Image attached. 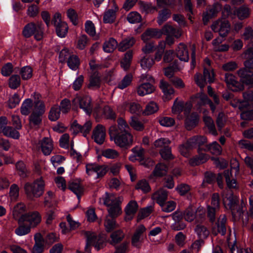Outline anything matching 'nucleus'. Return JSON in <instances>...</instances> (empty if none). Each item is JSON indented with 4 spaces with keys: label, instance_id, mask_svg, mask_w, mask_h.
Returning a JSON list of instances; mask_svg holds the SVG:
<instances>
[{
    "label": "nucleus",
    "instance_id": "nucleus-1",
    "mask_svg": "<svg viewBox=\"0 0 253 253\" xmlns=\"http://www.w3.org/2000/svg\"><path fill=\"white\" fill-rule=\"evenodd\" d=\"M245 58L247 59L244 63L245 68L238 71L237 74L240 81L244 84L253 85V42L249 45L245 52Z\"/></svg>",
    "mask_w": 253,
    "mask_h": 253
},
{
    "label": "nucleus",
    "instance_id": "nucleus-2",
    "mask_svg": "<svg viewBox=\"0 0 253 253\" xmlns=\"http://www.w3.org/2000/svg\"><path fill=\"white\" fill-rule=\"evenodd\" d=\"M118 126H112L109 129V133L111 140L121 148L126 147V124L122 118L118 119Z\"/></svg>",
    "mask_w": 253,
    "mask_h": 253
},
{
    "label": "nucleus",
    "instance_id": "nucleus-3",
    "mask_svg": "<svg viewBox=\"0 0 253 253\" xmlns=\"http://www.w3.org/2000/svg\"><path fill=\"white\" fill-rule=\"evenodd\" d=\"M99 202L107 208V216L116 218L122 213L120 202L113 194L105 193L100 198Z\"/></svg>",
    "mask_w": 253,
    "mask_h": 253
},
{
    "label": "nucleus",
    "instance_id": "nucleus-4",
    "mask_svg": "<svg viewBox=\"0 0 253 253\" xmlns=\"http://www.w3.org/2000/svg\"><path fill=\"white\" fill-rule=\"evenodd\" d=\"M211 97L213 99L214 103L208 97L206 94L201 91L192 97L191 101L198 108L207 104H209L211 110L213 113L216 109V105L219 104L220 100L219 96L215 93Z\"/></svg>",
    "mask_w": 253,
    "mask_h": 253
},
{
    "label": "nucleus",
    "instance_id": "nucleus-5",
    "mask_svg": "<svg viewBox=\"0 0 253 253\" xmlns=\"http://www.w3.org/2000/svg\"><path fill=\"white\" fill-rule=\"evenodd\" d=\"M24 190L27 197L30 200L38 198L43 193L44 182L42 178L36 180L33 183H26Z\"/></svg>",
    "mask_w": 253,
    "mask_h": 253
},
{
    "label": "nucleus",
    "instance_id": "nucleus-6",
    "mask_svg": "<svg viewBox=\"0 0 253 253\" xmlns=\"http://www.w3.org/2000/svg\"><path fill=\"white\" fill-rule=\"evenodd\" d=\"M23 36L25 38H29L34 35L35 39L40 41L43 38V25L42 22H30L24 27L23 32Z\"/></svg>",
    "mask_w": 253,
    "mask_h": 253
},
{
    "label": "nucleus",
    "instance_id": "nucleus-7",
    "mask_svg": "<svg viewBox=\"0 0 253 253\" xmlns=\"http://www.w3.org/2000/svg\"><path fill=\"white\" fill-rule=\"evenodd\" d=\"M108 170L106 165H100L95 163L87 164L85 166V172L90 178L96 180L103 177Z\"/></svg>",
    "mask_w": 253,
    "mask_h": 253
},
{
    "label": "nucleus",
    "instance_id": "nucleus-8",
    "mask_svg": "<svg viewBox=\"0 0 253 253\" xmlns=\"http://www.w3.org/2000/svg\"><path fill=\"white\" fill-rule=\"evenodd\" d=\"M153 79L151 77H148L146 75H142L140 77L141 83L137 87V93L138 95L143 96L153 92L155 87L150 83Z\"/></svg>",
    "mask_w": 253,
    "mask_h": 253
},
{
    "label": "nucleus",
    "instance_id": "nucleus-9",
    "mask_svg": "<svg viewBox=\"0 0 253 253\" xmlns=\"http://www.w3.org/2000/svg\"><path fill=\"white\" fill-rule=\"evenodd\" d=\"M85 235L86 237V245L88 247L90 248V246L92 245L98 251L105 246V239L103 236H97L94 233L89 231L86 232Z\"/></svg>",
    "mask_w": 253,
    "mask_h": 253
},
{
    "label": "nucleus",
    "instance_id": "nucleus-10",
    "mask_svg": "<svg viewBox=\"0 0 253 253\" xmlns=\"http://www.w3.org/2000/svg\"><path fill=\"white\" fill-rule=\"evenodd\" d=\"M52 22L55 28L57 35L60 38L66 36L68 31L67 24L61 20V15L59 13H56L53 17Z\"/></svg>",
    "mask_w": 253,
    "mask_h": 253
},
{
    "label": "nucleus",
    "instance_id": "nucleus-11",
    "mask_svg": "<svg viewBox=\"0 0 253 253\" xmlns=\"http://www.w3.org/2000/svg\"><path fill=\"white\" fill-rule=\"evenodd\" d=\"M223 201L225 203H227L231 211L232 214L234 216L237 215L241 216L243 214V211L239 208H238L237 204L238 202L239 198L236 196H234L231 192L229 195H223Z\"/></svg>",
    "mask_w": 253,
    "mask_h": 253
},
{
    "label": "nucleus",
    "instance_id": "nucleus-12",
    "mask_svg": "<svg viewBox=\"0 0 253 253\" xmlns=\"http://www.w3.org/2000/svg\"><path fill=\"white\" fill-rule=\"evenodd\" d=\"M211 28L214 32H218L220 36L224 37L230 31V26L226 19H218L212 23Z\"/></svg>",
    "mask_w": 253,
    "mask_h": 253
},
{
    "label": "nucleus",
    "instance_id": "nucleus-13",
    "mask_svg": "<svg viewBox=\"0 0 253 253\" xmlns=\"http://www.w3.org/2000/svg\"><path fill=\"white\" fill-rule=\"evenodd\" d=\"M42 220V217L40 213L37 211L30 212L25 213L19 219V223L27 222L30 227H36Z\"/></svg>",
    "mask_w": 253,
    "mask_h": 253
},
{
    "label": "nucleus",
    "instance_id": "nucleus-14",
    "mask_svg": "<svg viewBox=\"0 0 253 253\" xmlns=\"http://www.w3.org/2000/svg\"><path fill=\"white\" fill-rule=\"evenodd\" d=\"M8 121L5 117H0V133L14 139H18L20 134L18 131L11 126H6Z\"/></svg>",
    "mask_w": 253,
    "mask_h": 253
},
{
    "label": "nucleus",
    "instance_id": "nucleus-15",
    "mask_svg": "<svg viewBox=\"0 0 253 253\" xmlns=\"http://www.w3.org/2000/svg\"><path fill=\"white\" fill-rule=\"evenodd\" d=\"M73 102L75 104H78L79 107L86 114H91L92 110V105L91 98L88 96H77Z\"/></svg>",
    "mask_w": 253,
    "mask_h": 253
},
{
    "label": "nucleus",
    "instance_id": "nucleus-16",
    "mask_svg": "<svg viewBox=\"0 0 253 253\" xmlns=\"http://www.w3.org/2000/svg\"><path fill=\"white\" fill-rule=\"evenodd\" d=\"M204 80H203L202 82L199 81L200 74H196L195 76V81L196 84L200 88H203L207 82L212 83L213 82L214 79V75L212 70L210 69H207V67L205 66V70H204Z\"/></svg>",
    "mask_w": 253,
    "mask_h": 253
},
{
    "label": "nucleus",
    "instance_id": "nucleus-17",
    "mask_svg": "<svg viewBox=\"0 0 253 253\" xmlns=\"http://www.w3.org/2000/svg\"><path fill=\"white\" fill-rule=\"evenodd\" d=\"M219 207V196L217 194L214 193L212 196L211 205L208 206V216L211 221H214L215 214Z\"/></svg>",
    "mask_w": 253,
    "mask_h": 253
},
{
    "label": "nucleus",
    "instance_id": "nucleus-18",
    "mask_svg": "<svg viewBox=\"0 0 253 253\" xmlns=\"http://www.w3.org/2000/svg\"><path fill=\"white\" fill-rule=\"evenodd\" d=\"M225 81L228 87L233 91H238L244 89L243 85L238 82L235 77L231 74H225Z\"/></svg>",
    "mask_w": 253,
    "mask_h": 253
},
{
    "label": "nucleus",
    "instance_id": "nucleus-19",
    "mask_svg": "<svg viewBox=\"0 0 253 253\" xmlns=\"http://www.w3.org/2000/svg\"><path fill=\"white\" fill-rule=\"evenodd\" d=\"M226 222L225 215H221L218 217L216 224L213 227L212 233L215 235L217 234H220L221 235H225L226 231Z\"/></svg>",
    "mask_w": 253,
    "mask_h": 253
},
{
    "label": "nucleus",
    "instance_id": "nucleus-20",
    "mask_svg": "<svg viewBox=\"0 0 253 253\" xmlns=\"http://www.w3.org/2000/svg\"><path fill=\"white\" fill-rule=\"evenodd\" d=\"M93 138L95 142L102 144L105 139L106 129L102 125H98L93 131Z\"/></svg>",
    "mask_w": 253,
    "mask_h": 253
},
{
    "label": "nucleus",
    "instance_id": "nucleus-21",
    "mask_svg": "<svg viewBox=\"0 0 253 253\" xmlns=\"http://www.w3.org/2000/svg\"><path fill=\"white\" fill-rule=\"evenodd\" d=\"M160 87L164 94L163 98L165 101L171 99L174 96V90L167 82L161 80L160 83Z\"/></svg>",
    "mask_w": 253,
    "mask_h": 253
},
{
    "label": "nucleus",
    "instance_id": "nucleus-22",
    "mask_svg": "<svg viewBox=\"0 0 253 253\" xmlns=\"http://www.w3.org/2000/svg\"><path fill=\"white\" fill-rule=\"evenodd\" d=\"M192 105L191 103H184L182 101H177L175 100L172 108V113L174 114H178L184 110L185 114H187L189 113Z\"/></svg>",
    "mask_w": 253,
    "mask_h": 253
},
{
    "label": "nucleus",
    "instance_id": "nucleus-23",
    "mask_svg": "<svg viewBox=\"0 0 253 253\" xmlns=\"http://www.w3.org/2000/svg\"><path fill=\"white\" fill-rule=\"evenodd\" d=\"M250 102L244 99L239 104V108L242 111L241 114V118L243 120H252L253 119V110H245V109L248 108V107L250 105Z\"/></svg>",
    "mask_w": 253,
    "mask_h": 253
},
{
    "label": "nucleus",
    "instance_id": "nucleus-24",
    "mask_svg": "<svg viewBox=\"0 0 253 253\" xmlns=\"http://www.w3.org/2000/svg\"><path fill=\"white\" fill-rule=\"evenodd\" d=\"M34 102L33 103V112L36 114H43L45 111V107L43 102L41 100V95L35 93L34 94Z\"/></svg>",
    "mask_w": 253,
    "mask_h": 253
},
{
    "label": "nucleus",
    "instance_id": "nucleus-25",
    "mask_svg": "<svg viewBox=\"0 0 253 253\" xmlns=\"http://www.w3.org/2000/svg\"><path fill=\"white\" fill-rule=\"evenodd\" d=\"M221 9V6L218 3H214L212 6L210 7L206 13L204 14L203 20L204 24H206L210 18L216 15Z\"/></svg>",
    "mask_w": 253,
    "mask_h": 253
},
{
    "label": "nucleus",
    "instance_id": "nucleus-26",
    "mask_svg": "<svg viewBox=\"0 0 253 253\" xmlns=\"http://www.w3.org/2000/svg\"><path fill=\"white\" fill-rule=\"evenodd\" d=\"M39 145L45 155H49L53 150L52 141L48 137H44L39 142Z\"/></svg>",
    "mask_w": 253,
    "mask_h": 253
},
{
    "label": "nucleus",
    "instance_id": "nucleus-27",
    "mask_svg": "<svg viewBox=\"0 0 253 253\" xmlns=\"http://www.w3.org/2000/svg\"><path fill=\"white\" fill-rule=\"evenodd\" d=\"M177 57L180 60L187 62L189 60V54L187 46L183 43H180L176 49Z\"/></svg>",
    "mask_w": 253,
    "mask_h": 253
},
{
    "label": "nucleus",
    "instance_id": "nucleus-28",
    "mask_svg": "<svg viewBox=\"0 0 253 253\" xmlns=\"http://www.w3.org/2000/svg\"><path fill=\"white\" fill-rule=\"evenodd\" d=\"M163 34V31L156 29H149L142 34V39L144 42H146L152 38H160Z\"/></svg>",
    "mask_w": 253,
    "mask_h": 253
},
{
    "label": "nucleus",
    "instance_id": "nucleus-29",
    "mask_svg": "<svg viewBox=\"0 0 253 253\" xmlns=\"http://www.w3.org/2000/svg\"><path fill=\"white\" fill-rule=\"evenodd\" d=\"M152 198L159 205L162 204L168 199V192L163 188L156 191L152 196Z\"/></svg>",
    "mask_w": 253,
    "mask_h": 253
},
{
    "label": "nucleus",
    "instance_id": "nucleus-30",
    "mask_svg": "<svg viewBox=\"0 0 253 253\" xmlns=\"http://www.w3.org/2000/svg\"><path fill=\"white\" fill-rule=\"evenodd\" d=\"M146 228L143 225H140L136 229L132 238V244L133 246L138 247L141 243L142 234L145 232Z\"/></svg>",
    "mask_w": 253,
    "mask_h": 253
},
{
    "label": "nucleus",
    "instance_id": "nucleus-31",
    "mask_svg": "<svg viewBox=\"0 0 253 253\" xmlns=\"http://www.w3.org/2000/svg\"><path fill=\"white\" fill-rule=\"evenodd\" d=\"M198 212H201V210L199 209L196 210L195 207H189L184 211L183 217L185 220L191 222L197 218L198 215H196V213Z\"/></svg>",
    "mask_w": 253,
    "mask_h": 253
},
{
    "label": "nucleus",
    "instance_id": "nucleus-32",
    "mask_svg": "<svg viewBox=\"0 0 253 253\" xmlns=\"http://www.w3.org/2000/svg\"><path fill=\"white\" fill-rule=\"evenodd\" d=\"M110 244L115 246L120 243L125 237V233L121 230H117L113 232L110 235Z\"/></svg>",
    "mask_w": 253,
    "mask_h": 253
},
{
    "label": "nucleus",
    "instance_id": "nucleus-33",
    "mask_svg": "<svg viewBox=\"0 0 253 253\" xmlns=\"http://www.w3.org/2000/svg\"><path fill=\"white\" fill-rule=\"evenodd\" d=\"M114 9L107 10L104 14L103 22L105 23H113L116 18V12L118 9L116 4L114 2Z\"/></svg>",
    "mask_w": 253,
    "mask_h": 253
},
{
    "label": "nucleus",
    "instance_id": "nucleus-34",
    "mask_svg": "<svg viewBox=\"0 0 253 253\" xmlns=\"http://www.w3.org/2000/svg\"><path fill=\"white\" fill-rule=\"evenodd\" d=\"M26 211V206L22 203H19L16 204L13 208L12 214L14 218L18 221L24 215V212Z\"/></svg>",
    "mask_w": 253,
    "mask_h": 253
},
{
    "label": "nucleus",
    "instance_id": "nucleus-35",
    "mask_svg": "<svg viewBox=\"0 0 253 253\" xmlns=\"http://www.w3.org/2000/svg\"><path fill=\"white\" fill-rule=\"evenodd\" d=\"M101 82V78L99 74L94 72L90 77L88 87L93 89H98L100 87Z\"/></svg>",
    "mask_w": 253,
    "mask_h": 253
},
{
    "label": "nucleus",
    "instance_id": "nucleus-36",
    "mask_svg": "<svg viewBox=\"0 0 253 253\" xmlns=\"http://www.w3.org/2000/svg\"><path fill=\"white\" fill-rule=\"evenodd\" d=\"M162 31L165 35H170L171 36L178 38L181 35V31L179 29H175L172 26L166 25L163 28Z\"/></svg>",
    "mask_w": 253,
    "mask_h": 253
},
{
    "label": "nucleus",
    "instance_id": "nucleus-37",
    "mask_svg": "<svg viewBox=\"0 0 253 253\" xmlns=\"http://www.w3.org/2000/svg\"><path fill=\"white\" fill-rule=\"evenodd\" d=\"M115 218L106 216L104 225L107 232H110L118 227V224L117 223Z\"/></svg>",
    "mask_w": 253,
    "mask_h": 253
},
{
    "label": "nucleus",
    "instance_id": "nucleus-38",
    "mask_svg": "<svg viewBox=\"0 0 253 253\" xmlns=\"http://www.w3.org/2000/svg\"><path fill=\"white\" fill-rule=\"evenodd\" d=\"M138 209L136 201L131 200L127 203V219H132Z\"/></svg>",
    "mask_w": 253,
    "mask_h": 253
},
{
    "label": "nucleus",
    "instance_id": "nucleus-39",
    "mask_svg": "<svg viewBox=\"0 0 253 253\" xmlns=\"http://www.w3.org/2000/svg\"><path fill=\"white\" fill-rule=\"evenodd\" d=\"M117 44L118 43L116 40L113 38H110L104 43L103 49L106 52H112L116 49Z\"/></svg>",
    "mask_w": 253,
    "mask_h": 253
},
{
    "label": "nucleus",
    "instance_id": "nucleus-40",
    "mask_svg": "<svg viewBox=\"0 0 253 253\" xmlns=\"http://www.w3.org/2000/svg\"><path fill=\"white\" fill-rule=\"evenodd\" d=\"M42 114L32 113L29 117V125L31 127H38L42 122Z\"/></svg>",
    "mask_w": 253,
    "mask_h": 253
},
{
    "label": "nucleus",
    "instance_id": "nucleus-41",
    "mask_svg": "<svg viewBox=\"0 0 253 253\" xmlns=\"http://www.w3.org/2000/svg\"><path fill=\"white\" fill-rule=\"evenodd\" d=\"M33 103L31 99H26L22 103L21 112L24 115H28L31 110L33 111Z\"/></svg>",
    "mask_w": 253,
    "mask_h": 253
},
{
    "label": "nucleus",
    "instance_id": "nucleus-42",
    "mask_svg": "<svg viewBox=\"0 0 253 253\" xmlns=\"http://www.w3.org/2000/svg\"><path fill=\"white\" fill-rule=\"evenodd\" d=\"M204 121L208 128L209 132L214 136L217 135V132L212 119L209 116H205L204 117Z\"/></svg>",
    "mask_w": 253,
    "mask_h": 253
},
{
    "label": "nucleus",
    "instance_id": "nucleus-43",
    "mask_svg": "<svg viewBox=\"0 0 253 253\" xmlns=\"http://www.w3.org/2000/svg\"><path fill=\"white\" fill-rule=\"evenodd\" d=\"M16 169L19 175L24 178L28 176V170L25 164L22 161H19L15 165Z\"/></svg>",
    "mask_w": 253,
    "mask_h": 253
},
{
    "label": "nucleus",
    "instance_id": "nucleus-44",
    "mask_svg": "<svg viewBox=\"0 0 253 253\" xmlns=\"http://www.w3.org/2000/svg\"><path fill=\"white\" fill-rule=\"evenodd\" d=\"M67 62L68 67L73 70H76L80 65V59L75 54L70 56Z\"/></svg>",
    "mask_w": 253,
    "mask_h": 253
},
{
    "label": "nucleus",
    "instance_id": "nucleus-45",
    "mask_svg": "<svg viewBox=\"0 0 253 253\" xmlns=\"http://www.w3.org/2000/svg\"><path fill=\"white\" fill-rule=\"evenodd\" d=\"M69 188L77 196L78 199L83 192V187L78 182H71L69 185Z\"/></svg>",
    "mask_w": 253,
    "mask_h": 253
},
{
    "label": "nucleus",
    "instance_id": "nucleus-46",
    "mask_svg": "<svg viewBox=\"0 0 253 253\" xmlns=\"http://www.w3.org/2000/svg\"><path fill=\"white\" fill-rule=\"evenodd\" d=\"M167 167L163 164H158L153 172V175L156 177H161L165 175L167 172Z\"/></svg>",
    "mask_w": 253,
    "mask_h": 253
},
{
    "label": "nucleus",
    "instance_id": "nucleus-47",
    "mask_svg": "<svg viewBox=\"0 0 253 253\" xmlns=\"http://www.w3.org/2000/svg\"><path fill=\"white\" fill-rule=\"evenodd\" d=\"M101 154L103 157L109 159H115L119 156V152L117 150L111 148L103 150Z\"/></svg>",
    "mask_w": 253,
    "mask_h": 253
},
{
    "label": "nucleus",
    "instance_id": "nucleus-48",
    "mask_svg": "<svg viewBox=\"0 0 253 253\" xmlns=\"http://www.w3.org/2000/svg\"><path fill=\"white\" fill-rule=\"evenodd\" d=\"M192 143H190L189 140H188L186 142L180 145L179 147V151L181 155L185 157L189 156V153L190 150L194 148L193 146H191Z\"/></svg>",
    "mask_w": 253,
    "mask_h": 253
},
{
    "label": "nucleus",
    "instance_id": "nucleus-49",
    "mask_svg": "<svg viewBox=\"0 0 253 253\" xmlns=\"http://www.w3.org/2000/svg\"><path fill=\"white\" fill-rule=\"evenodd\" d=\"M209 159V156L205 154H201L198 156L190 159L189 163L191 165H199L206 162Z\"/></svg>",
    "mask_w": 253,
    "mask_h": 253
},
{
    "label": "nucleus",
    "instance_id": "nucleus-50",
    "mask_svg": "<svg viewBox=\"0 0 253 253\" xmlns=\"http://www.w3.org/2000/svg\"><path fill=\"white\" fill-rule=\"evenodd\" d=\"M227 185L229 188H235L236 187V181L233 178L231 170H225L224 172Z\"/></svg>",
    "mask_w": 253,
    "mask_h": 253
},
{
    "label": "nucleus",
    "instance_id": "nucleus-51",
    "mask_svg": "<svg viewBox=\"0 0 253 253\" xmlns=\"http://www.w3.org/2000/svg\"><path fill=\"white\" fill-rule=\"evenodd\" d=\"M60 112L61 110L58 105H54L51 108L49 112V119L51 121L57 120L60 117Z\"/></svg>",
    "mask_w": 253,
    "mask_h": 253
},
{
    "label": "nucleus",
    "instance_id": "nucleus-52",
    "mask_svg": "<svg viewBox=\"0 0 253 253\" xmlns=\"http://www.w3.org/2000/svg\"><path fill=\"white\" fill-rule=\"evenodd\" d=\"M158 106L154 102H150L145 107V110L142 112V114L145 115H150L155 113L158 110Z\"/></svg>",
    "mask_w": 253,
    "mask_h": 253
},
{
    "label": "nucleus",
    "instance_id": "nucleus-53",
    "mask_svg": "<svg viewBox=\"0 0 253 253\" xmlns=\"http://www.w3.org/2000/svg\"><path fill=\"white\" fill-rule=\"evenodd\" d=\"M130 126L134 129L141 131L144 129V125L136 117H132L129 122Z\"/></svg>",
    "mask_w": 253,
    "mask_h": 253
},
{
    "label": "nucleus",
    "instance_id": "nucleus-54",
    "mask_svg": "<svg viewBox=\"0 0 253 253\" xmlns=\"http://www.w3.org/2000/svg\"><path fill=\"white\" fill-rule=\"evenodd\" d=\"M189 140L190 143H192L191 146H193L194 148L197 146L202 145L207 142V138L204 136H195Z\"/></svg>",
    "mask_w": 253,
    "mask_h": 253
},
{
    "label": "nucleus",
    "instance_id": "nucleus-55",
    "mask_svg": "<svg viewBox=\"0 0 253 253\" xmlns=\"http://www.w3.org/2000/svg\"><path fill=\"white\" fill-rule=\"evenodd\" d=\"M170 143V141L168 138H161L156 140L154 142V145L156 148H161V150L169 147Z\"/></svg>",
    "mask_w": 253,
    "mask_h": 253
},
{
    "label": "nucleus",
    "instance_id": "nucleus-56",
    "mask_svg": "<svg viewBox=\"0 0 253 253\" xmlns=\"http://www.w3.org/2000/svg\"><path fill=\"white\" fill-rule=\"evenodd\" d=\"M154 205H150L140 210L139 211L138 218L139 219H142L148 217L153 211Z\"/></svg>",
    "mask_w": 253,
    "mask_h": 253
},
{
    "label": "nucleus",
    "instance_id": "nucleus-57",
    "mask_svg": "<svg viewBox=\"0 0 253 253\" xmlns=\"http://www.w3.org/2000/svg\"><path fill=\"white\" fill-rule=\"evenodd\" d=\"M139 4L141 10L146 13L153 12L156 10V7L152 5L151 3L140 2Z\"/></svg>",
    "mask_w": 253,
    "mask_h": 253
},
{
    "label": "nucleus",
    "instance_id": "nucleus-58",
    "mask_svg": "<svg viewBox=\"0 0 253 253\" xmlns=\"http://www.w3.org/2000/svg\"><path fill=\"white\" fill-rule=\"evenodd\" d=\"M162 208L163 211L166 212H169L173 211L176 207V203L172 201L169 202H164L162 204L160 205Z\"/></svg>",
    "mask_w": 253,
    "mask_h": 253
},
{
    "label": "nucleus",
    "instance_id": "nucleus-59",
    "mask_svg": "<svg viewBox=\"0 0 253 253\" xmlns=\"http://www.w3.org/2000/svg\"><path fill=\"white\" fill-rule=\"evenodd\" d=\"M20 78L18 75H12L9 79V86L12 89L17 88L20 85Z\"/></svg>",
    "mask_w": 253,
    "mask_h": 253
},
{
    "label": "nucleus",
    "instance_id": "nucleus-60",
    "mask_svg": "<svg viewBox=\"0 0 253 253\" xmlns=\"http://www.w3.org/2000/svg\"><path fill=\"white\" fill-rule=\"evenodd\" d=\"M250 9L246 5L240 7L237 11V14L240 19H244L249 17L250 15Z\"/></svg>",
    "mask_w": 253,
    "mask_h": 253
},
{
    "label": "nucleus",
    "instance_id": "nucleus-61",
    "mask_svg": "<svg viewBox=\"0 0 253 253\" xmlns=\"http://www.w3.org/2000/svg\"><path fill=\"white\" fill-rule=\"evenodd\" d=\"M160 124L164 126L170 127L174 125L175 123L174 120L171 117H162L159 119Z\"/></svg>",
    "mask_w": 253,
    "mask_h": 253
},
{
    "label": "nucleus",
    "instance_id": "nucleus-62",
    "mask_svg": "<svg viewBox=\"0 0 253 253\" xmlns=\"http://www.w3.org/2000/svg\"><path fill=\"white\" fill-rule=\"evenodd\" d=\"M195 232L201 238H206L209 234V231L207 228L202 225H198L195 229Z\"/></svg>",
    "mask_w": 253,
    "mask_h": 253
},
{
    "label": "nucleus",
    "instance_id": "nucleus-63",
    "mask_svg": "<svg viewBox=\"0 0 253 253\" xmlns=\"http://www.w3.org/2000/svg\"><path fill=\"white\" fill-rule=\"evenodd\" d=\"M208 149L214 155H218L221 153L222 148L216 141L213 142L208 146Z\"/></svg>",
    "mask_w": 253,
    "mask_h": 253
},
{
    "label": "nucleus",
    "instance_id": "nucleus-64",
    "mask_svg": "<svg viewBox=\"0 0 253 253\" xmlns=\"http://www.w3.org/2000/svg\"><path fill=\"white\" fill-rule=\"evenodd\" d=\"M153 59L149 56H145L141 60V66L144 69H150L154 64Z\"/></svg>",
    "mask_w": 253,
    "mask_h": 253
}]
</instances>
